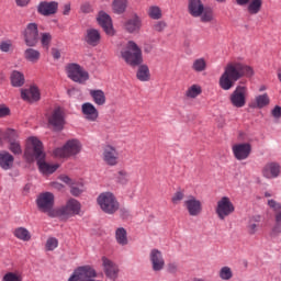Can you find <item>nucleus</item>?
Instances as JSON below:
<instances>
[{
    "label": "nucleus",
    "mask_w": 281,
    "mask_h": 281,
    "mask_svg": "<svg viewBox=\"0 0 281 281\" xmlns=\"http://www.w3.org/2000/svg\"><path fill=\"white\" fill-rule=\"evenodd\" d=\"M244 77H254V68L240 64V61H231L220 79V86L223 90L228 91L234 88L236 81Z\"/></svg>",
    "instance_id": "nucleus-1"
},
{
    "label": "nucleus",
    "mask_w": 281,
    "mask_h": 281,
    "mask_svg": "<svg viewBox=\"0 0 281 281\" xmlns=\"http://www.w3.org/2000/svg\"><path fill=\"white\" fill-rule=\"evenodd\" d=\"M24 157L29 161L37 159L40 172L43 175H54L58 170V165H50L44 161L45 151H43V143L36 137H30L27 139Z\"/></svg>",
    "instance_id": "nucleus-2"
},
{
    "label": "nucleus",
    "mask_w": 281,
    "mask_h": 281,
    "mask_svg": "<svg viewBox=\"0 0 281 281\" xmlns=\"http://www.w3.org/2000/svg\"><path fill=\"white\" fill-rule=\"evenodd\" d=\"M121 58L130 65V67H137L144 63L142 48L134 41H128L121 49Z\"/></svg>",
    "instance_id": "nucleus-3"
},
{
    "label": "nucleus",
    "mask_w": 281,
    "mask_h": 281,
    "mask_svg": "<svg viewBox=\"0 0 281 281\" xmlns=\"http://www.w3.org/2000/svg\"><path fill=\"white\" fill-rule=\"evenodd\" d=\"M97 203L104 214H115L120 210V202L112 192H102L97 198Z\"/></svg>",
    "instance_id": "nucleus-4"
},
{
    "label": "nucleus",
    "mask_w": 281,
    "mask_h": 281,
    "mask_svg": "<svg viewBox=\"0 0 281 281\" xmlns=\"http://www.w3.org/2000/svg\"><path fill=\"white\" fill-rule=\"evenodd\" d=\"M188 12L193 19L201 16L202 23H210L212 21V13L205 9L201 0H188Z\"/></svg>",
    "instance_id": "nucleus-5"
},
{
    "label": "nucleus",
    "mask_w": 281,
    "mask_h": 281,
    "mask_svg": "<svg viewBox=\"0 0 281 281\" xmlns=\"http://www.w3.org/2000/svg\"><path fill=\"white\" fill-rule=\"evenodd\" d=\"M82 210V205L76 199H69L66 205L56 210V216H59L64 221L71 218L72 216H79Z\"/></svg>",
    "instance_id": "nucleus-6"
},
{
    "label": "nucleus",
    "mask_w": 281,
    "mask_h": 281,
    "mask_svg": "<svg viewBox=\"0 0 281 281\" xmlns=\"http://www.w3.org/2000/svg\"><path fill=\"white\" fill-rule=\"evenodd\" d=\"M82 150V145L78 139L68 140L63 147L56 148L53 151L55 157H59L60 159H65L67 157H74L78 155Z\"/></svg>",
    "instance_id": "nucleus-7"
},
{
    "label": "nucleus",
    "mask_w": 281,
    "mask_h": 281,
    "mask_svg": "<svg viewBox=\"0 0 281 281\" xmlns=\"http://www.w3.org/2000/svg\"><path fill=\"white\" fill-rule=\"evenodd\" d=\"M36 203L41 212L48 214L52 218H56V210H54V193L45 192L40 194Z\"/></svg>",
    "instance_id": "nucleus-8"
},
{
    "label": "nucleus",
    "mask_w": 281,
    "mask_h": 281,
    "mask_svg": "<svg viewBox=\"0 0 281 281\" xmlns=\"http://www.w3.org/2000/svg\"><path fill=\"white\" fill-rule=\"evenodd\" d=\"M66 71L68 78L72 80V82L85 85L86 81L89 80V72L78 64H68Z\"/></svg>",
    "instance_id": "nucleus-9"
},
{
    "label": "nucleus",
    "mask_w": 281,
    "mask_h": 281,
    "mask_svg": "<svg viewBox=\"0 0 281 281\" xmlns=\"http://www.w3.org/2000/svg\"><path fill=\"white\" fill-rule=\"evenodd\" d=\"M249 97V89L245 86H237L233 93L229 95L231 104L237 109L247 105V98Z\"/></svg>",
    "instance_id": "nucleus-10"
},
{
    "label": "nucleus",
    "mask_w": 281,
    "mask_h": 281,
    "mask_svg": "<svg viewBox=\"0 0 281 281\" xmlns=\"http://www.w3.org/2000/svg\"><path fill=\"white\" fill-rule=\"evenodd\" d=\"M98 272L91 266L78 267L72 274L69 277L68 281H91V278H97Z\"/></svg>",
    "instance_id": "nucleus-11"
},
{
    "label": "nucleus",
    "mask_w": 281,
    "mask_h": 281,
    "mask_svg": "<svg viewBox=\"0 0 281 281\" xmlns=\"http://www.w3.org/2000/svg\"><path fill=\"white\" fill-rule=\"evenodd\" d=\"M236 211V207L234 206V203H232V200L227 196H223L217 202V207L215 210L217 217L221 221H225V218L229 217L234 212Z\"/></svg>",
    "instance_id": "nucleus-12"
},
{
    "label": "nucleus",
    "mask_w": 281,
    "mask_h": 281,
    "mask_svg": "<svg viewBox=\"0 0 281 281\" xmlns=\"http://www.w3.org/2000/svg\"><path fill=\"white\" fill-rule=\"evenodd\" d=\"M48 126L56 132H60L65 128V111L61 108L53 110L48 116Z\"/></svg>",
    "instance_id": "nucleus-13"
},
{
    "label": "nucleus",
    "mask_w": 281,
    "mask_h": 281,
    "mask_svg": "<svg viewBox=\"0 0 281 281\" xmlns=\"http://www.w3.org/2000/svg\"><path fill=\"white\" fill-rule=\"evenodd\" d=\"M23 36L27 47H36L38 45V24L29 23L24 29Z\"/></svg>",
    "instance_id": "nucleus-14"
},
{
    "label": "nucleus",
    "mask_w": 281,
    "mask_h": 281,
    "mask_svg": "<svg viewBox=\"0 0 281 281\" xmlns=\"http://www.w3.org/2000/svg\"><path fill=\"white\" fill-rule=\"evenodd\" d=\"M149 262L151 265L153 271L159 273L166 268V259L164 258V252L157 248H153L149 251Z\"/></svg>",
    "instance_id": "nucleus-15"
},
{
    "label": "nucleus",
    "mask_w": 281,
    "mask_h": 281,
    "mask_svg": "<svg viewBox=\"0 0 281 281\" xmlns=\"http://www.w3.org/2000/svg\"><path fill=\"white\" fill-rule=\"evenodd\" d=\"M101 261L104 274L109 278V280H117L120 276V266L106 257H102Z\"/></svg>",
    "instance_id": "nucleus-16"
},
{
    "label": "nucleus",
    "mask_w": 281,
    "mask_h": 281,
    "mask_svg": "<svg viewBox=\"0 0 281 281\" xmlns=\"http://www.w3.org/2000/svg\"><path fill=\"white\" fill-rule=\"evenodd\" d=\"M97 21L108 36H113L115 34V29H113V20H111V15H109L106 12L100 11L97 16Z\"/></svg>",
    "instance_id": "nucleus-17"
},
{
    "label": "nucleus",
    "mask_w": 281,
    "mask_h": 281,
    "mask_svg": "<svg viewBox=\"0 0 281 281\" xmlns=\"http://www.w3.org/2000/svg\"><path fill=\"white\" fill-rule=\"evenodd\" d=\"M184 207L187 209L190 216H199V214L203 212V204L193 195L189 196L184 201Z\"/></svg>",
    "instance_id": "nucleus-18"
},
{
    "label": "nucleus",
    "mask_w": 281,
    "mask_h": 281,
    "mask_svg": "<svg viewBox=\"0 0 281 281\" xmlns=\"http://www.w3.org/2000/svg\"><path fill=\"white\" fill-rule=\"evenodd\" d=\"M281 173V167L278 162H267L263 168L261 169V175L263 178L271 180L276 179Z\"/></svg>",
    "instance_id": "nucleus-19"
},
{
    "label": "nucleus",
    "mask_w": 281,
    "mask_h": 281,
    "mask_svg": "<svg viewBox=\"0 0 281 281\" xmlns=\"http://www.w3.org/2000/svg\"><path fill=\"white\" fill-rule=\"evenodd\" d=\"M103 161L108 164V166H117V161L120 159V154L117 153V149L111 145H106L103 148Z\"/></svg>",
    "instance_id": "nucleus-20"
},
{
    "label": "nucleus",
    "mask_w": 281,
    "mask_h": 281,
    "mask_svg": "<svg viewBox=\"0 0 281 281\" xmlns=\"http://www.w3.org/2000/svg\"><path fill=\"white\" fill-rule=\"evenodd\" d=\"M233 154L237 160H245L249 158L251 154V145L237 144L233 146Z\"/></svg>",
    "instance_id": "nucleus-21"
},
{
    "label": "nucleus",
    "mask_w": 281,
    "mask_h": 281,
    "mask_svg": "<svg viewBox=\"0 0 281 281\" xmlns=\"http://www.w3.org/2000/svg\"><path fill=\"white\" fill-rule=\"evenodd\" d=\"M81 113L85 115L88 122H95L98 117H100L98 109H95V105L90 102H86L81 105Z\"/></svg>",
    "instance_id": "nucleus-22"
},
{
    "label": "nucleus",
    "mask_w": 281,
    "mask_h": 281,
    "mask_svg": "<svg viewBox=\"0 0 281 281\" xmlns=\"http://www.w3.org/2000/svg\"><path fill=\"white\" fill-rule=\"evenodd\" d=\"M37 12L42 14V16H52V14L58 12V2H41L37 7Z\"/></svg>",
    "instance_id": "nucleus-23"
},
{
    "label": "nucleus",
    "mask_w": 281,
    "mask_h": 281,
    "mask_svg": "<svg viewBox=\"0 0 281 281\" xmlns=\"http://www.w3.org/2000/svg\"><path fill=\"white\" fill-rule=\"evenodd\" d=\"M240 7L247 5V11L250 15H256L261 11L262 0H236Z\"/></svg>",
    "instance_id": "nucleus-24"
},
{
    "label": "nucleus",
    "mask_w": 281,
    "mask_h": 281,
    "mask_svg": "<svg viewBox=\"0 0 281 281\" xmlns=\"http://www.w3.org/2000/svg\"><path fill=\"white\" fill-rule=\"evenodd\" d=\"M21 98L26 102H38L41 100V92L36 86H33L31 89H22Z\"/></svg>",
    "instance_id": "nucleus-25"
},
{
    "label": "nucleus",
    "mask_w": 281,
    "mask_h": 281,
    "mask_svg": "<svg viewBox=\"0 0 281 281\" xmlns=\"http://www.w3.org/2000/svg\"><path fill=\"white\" fill-rule=\"evenodd\" d=\"M102 40V35L100 31L95 29H88L86 31V43L91 45V47H98L100 45V41Z\"/></svg>",
    "instance_id": "nucleus-26"
},
{
    "label": "nucleus",
    "mask_w": 281,
    "mask_h": 281,
    "mask_svg": "<svg viewBox=\"0 0 281 281\" xmlns=\"http://www.w3.org/2000/svg\"><path fill=\"white\" fill-rule=\"evenodd\" d=\"M125 32H128V34H135L142 30V20L138 16H135L131 20H128L123 25Z\"/></svg>",
    "instance_id": "nucleus-27"
},
{
    "label": "nucleus",
    "mask_w": 281,
    "mask_h": 281,
    "mask_svg": "<svg viewBox=\"0 0 281 281\" xmlns=\"http://www.w3.org/2000/svg\"><path fill=\"white\" fill-rule=\"evenodd\" d=\"M14 166V156L8 151L0 153V168L2 170H10Z\"/></svg>",
    "instance_id": "nucleus-28"
},
{
    "label": "nucleus",
    "mask_w": 281,
    "mask_h": 281,
    "mask_svg": "<svg viewBox=\"0 0 281 281\" xmlns=\"http://www.w3.org/2000/svg\"><path fill=\"white\" fill-rule=\"evenodd\" d=\"M90 97L97 106H104L106 104V94L102 90H90Z\"/></svg>",
    "instance_id": "nucleus-29"
},
{
    "label": "nucleus",
    "mask_w": 281,
    "mask_h": 281,
    "mask_svg": "<svg viewBox=\"0 0 281 281\" xmlns=\"http://www.w3.org/2000/svg\"><path fill=\"white\" fill-rule=\"evenodd\" d=\"M13 236L18 238V240H22L23 243H30L32 240V234L25 227H18L13 231Z\"/></svg>",
    "instance_id": "nucleus-30"
},
{
    "label": "nucleus",
    "mask_w": 281,
    "mask_h": 281,
    "mask_svg": "<svg viewBox=\"0 0 281 281\" xmlns=\"http://www.w3.org/2000/svg\"><path fill=\"white\" fill-rule=\"evenodd\" d=\"M260 221H261L260 215H254V216L249 217L247 226H246L248 234L256 235V233L259 229Z\"/></svg>",
    "instance_id": "nucleus-31"
},
{
    "label": "nucleus",
    "mask_w": 281,
    "mask_h": 281,
    "mask_svg": "<svg viewBox=\"0 0 281 281\" xmlns=\"http://www.w3.org/2000/svg\"><path fill=\"white\" fill-rule=\"evenodd\" d=\"M10 80L12 87H23V85H25V75L19 70H13Z\"/></svg>",
    "instance_id": "nucleus-32"
},
{
    "label": "nucleus",
    "mask_w": 281,
    "mask_h": 281,
    "mask_svg": "<svg viewBox=\"0 0 281 281\" xmlns=\"http://www.w3.org/2000/svg\"><path fill=\"white\" fill-rule=\"evenodd\" d=\"M270 103V99L269 97L265 93L262 95H258L255 98V102H252L250 104V108L252 109H263L266 108L267 105H269Z\"/></svg>",
    "instance_id": "nucleus-33"
},
{
    "label": "nucleus",
    "mask_w": 281,
    "mask_h": 281,
    "mask_svg": "<svg viewBox=\"0 0 281 281\" xmlns=\"http://www.w3.org/2000/svg\"><path fill=\"white\" fill-rule=\"evenodd\" d=\"M201 93H203V89L201 88V86L192 85L191 87H189L187 89L184 95L189 100H194V99L199 98V95H201Z\"/></svg>",
    "instance_id": "nucleus-34"
},
{
    "label": "nucleus",
    "mask_w": 281,
    "mask_h": 281,
    "mask_svg": "<svg viewBox=\"0 0 281 281\" xmlns=\"http://www.w3.org/2000/svg\"><path fill=\"white\" fill-rule=\"evenodd\" d=\"M115 238H116V243L119 245H122V247H124L125 245H128V236L124 227H120L115 231Z\"/></svg>",
    "instance_id": "nucleus-35"
},
{
    "label": "nucleus",
    "mask_w": 281,
    "mask_h": 281,
    "mask_svg": "<svg viewBox=\"0 0 281 281\" xmlns=\"http://www.w3.org/2000/svg\"><path fill=\"white\" fill-rule=\"evenodd\" d=\"M191 69L195 71L196 74H201L207 69V61L205 58L201 57L195 60H193Z\"/></svg>",
    "instance_id": "nucleus-36"
},
{
    "label": "nucleus",
    "mask_w": 281,
    "mask_h": 281,
    "mask_svg": "<svg viewBox=\"0 0 281 281\" xmlns=\"http://www.w3.org/2000/svg\"><path fill=\"white\" fill-rule=\"evenodd\" d=\"M136 77L140 80V82H148V80H150V69H148V66L140 65L138 67Z\"/></svg>",
    "instance_id": "nucleus-37"
},
{
    "label": "nucleus",
    "mask_w": 281,
    "mask_h": 281,
    "mask_svg": "<svg viewBox=\"0 0 281 281\" xmlns=\"http://www.w3.org/2000/svg\"><path fill=\"white\" fill-rule=\"evenodd\" d=\"M127 7L128 0H114L112 4L115 14H124Z\"/></svg>",
    "instance_id": "nucleus-38"
},
{
    "label": "nucleus",
    "mask_w": 281,
    "mask_h": 281,
    "mask_svg": "<svg viewBox=\"0 0 281 281\" xmlns=\"http://www.w3.org/2000/svg\"><path fill=\"white\" fill-rule=\"evenodd\" d=\"M24 58L29 60V63H36L37 60H41V52L34 48H27L24 52Z\"/></svg>",
    "instance_id": "nucleus-39"
},
{
    "label": "nucleus",
    "mask_w": 281,
    "mask_h": 281,
    "mask_svg": "<svg viewBox=\"0 0 281 281\" xmlns=\"http://www.w3.org/2000/svg\"><path fill=\"white\" fill-rule=\"evenodd\" d=\"M147 14L149 19H153L154 21H159V19L164 16V13L161 12V8H159L158 5H150L147 9Z\"/></svg>",
    "instance_id": "nucleus-40"
},
{
    "label": "nucleus",
    "mask_w": 281,
    "mask_h": 281,
    "mask_svg": "<svg viewBox=\"0 0 281 281\" xmlns=\"http://www.w3.org/2000/svg\"><path fill=\"white\" fill-rule=\"evenodd\" d=\"M9 150L13 153V155H21L23 153V149L21 148V143L19 140H9Z\"/></svg>",
    "instance_id": "nucleus-41"
},
{
    "label": "nucleus",
    "mask_w": 281,
    "mask_h": 281,
    "mask_svg": "<svg viewBox=\"0 0 281 281\" xmlns=\"http://www.w3.org/2000/svg\"><path fill=\"white\" fill-rule=\"evenodd\" d=\"M220 278L224 281H229L231 279L234 278V272H232V268L229 267H223L220 270Z\"/></svg>",
    "instance_id": "nucleus-42"
},
{
    "label": "nucleus",
    "mask_w": 281,
    "mask_h": 281,
    "mask_svg": "<svg viewBox=\"0 0 281 281\" xmlns=\"http://www.w3.org/2000/svg\"><path fill=\"white\" fill-rule=\"evenodd\" d=\"M1 281H23V277L19 272H7Z\"/></svg>",
    "instance_id": "nucleus-43"
},
{
    "label": "nucleus",
    "mask_w": 281,
    "mask_h": 281,
    "mask_svg": "<svg viewBox=\"0 0 281 281\" xmlns=\"http://www.w3.org/2000/svg\"><path fill=\"white\" fill-rule=\"evenodd\" d=\"M41 44L44 49H49V45L52 44V33H42Z\"/></svg>",
    "instance_id": "nucleus-44"
},
{
    "label": "nucleus",
    "mask_w": 281,
    "mask_h": 281,
    "mask_svg": "<svg viewBox=\"0 0 281 281\" xmlns=\"http://www.w3.org/2000/svg\"><path fill=\"white\" fill-rule=\"evenodd\" d=\"M46 251H54L58 247V239L56 237H50L46 240Z\"/></svg>",
    "instance_id": "nucleus-45"
},
{
    "label": "nucleus",
    "mask_w": 281,
    "mask_h": 281,
    "mask_svg": "<svg viewBox=\"0 0 281 281\" xmlns=\"http://www.w3.org/2000/svg\"><path fill=\"white\" fill-rule=\"evenodd\" d=\"M276 225L272 229L273 233H281V210L274 213Z\"/></svg>",
    "instance_id": "nucleus-46"
},
{
    "label": "nucleus",
    "mask_w": 281,
    "mask_h": 281,
    "mask_svg": "<svg viewBox=\"0 0 281 281\" xmlns=\"http://www.w3.org/2000/svg\"><path fill=\"white\" fill-rule=\"evenodd\" d=\"M70 186H71L70 194H72V196H80V194L85 192V186L82 184H70Z\"/></svg>",
    "instance_id": "nucleus-47"
},
{
    "label": "nucleus",
    "mask_w": 281,
    "mask_h": 281,
    "mask_svg": "<svg viewBox=\"0 0 281 281\" xmlns=\"http://www.w3.org/2000/svg\"><path fill=\"white\" fill-rule=\"evenodd\" d=\"M117 179L120 183H122L123 186H126V183H128V181L131 180V175L125 170H121L119 171Z\"/></svg>",
    "instance_id": "nucleus-48"
},
{
    "label": "nucleus",
    "mask_w": 281,
    "mask_h": 281,
    "mask_svg": "<svg viewBox=\"0 0 281 281\" xmlns=\"http://www.w3.org/2000/svg\"><path fill=\"white\" fill-rule=\"evenodd\" d=\"M267 204L270 209L273 210L274 213H278L281 211V204L274 200H268Z\"/></svg>",
    "instance_id": "nucleus-49"
},
{
    "label": "nucleus",
    "mask_w": 281,
    "mask_h": 281,
    "mask_svg": "<svg viewBox=\"0 0 281 281\" xmlns=\"http://www.w3.org/2000/svg\"><path fill=\"white\" fill-rule=\"evenodd\" d=\"M80 11L83 13V14H89L91 12H93V8L91 7V3L89 2H83L80 7Z\"/></svg>",
    "instance_id": "nucleus-50"
},
{
    "label": "nucleus",
    "mask_w": 281,
    "mask_h": 281,
    "mask_svg": "<svg viewBox=\"0 0 281 281\" xmlns=\"http://www.w3.org/2000/svg\"><path fill=\"white\" fill-rule=\"evenodd\" d=\"M184 196H186V194H183V192H181V191L176 192L172 196V203H175V205H177V203H180V201H183Z\"/></svg>",
    "instance_id": "nucleus-51"
},
{
    "label": "nucleus",
    "mask_w": 281,
    "mask_h": 281,
    "mask_svg": "<svg viewBox=\"0 0 281 281\" xmlns=\"http://www.w3.org/2000/svg\"><path fill=\"white\" fill-rule=\"evenodd\" d=\"M166 22L158 21L154 24L153 29L155 30V32H164V30H166Z\"/></svg>",
    "instance_id": "nucleus-52"
},
{
    "label": "nucleus",
    "mask_w": 281,
    "mask_h": 281,
    "mask_svg": "<svg viewBox=\"0 0 281 281\" xmlns=\"http://www.w3.org/2000/svg\"><path fill=\"white\" fill-rule=\"evenodd\" d=\"M0 49L2 52H10L12 49V42H10V41L1 42L0 43Z\"/></svg>",
    "instance_id": "nucleus-53"
},
{
    "label": "nucleus",
    "mask_w": 281,
    "mask_h": 281,
    "mask_svg": "<svg viewBox=\"0 0 281 281\" xmlns=\"http://www.w3.org/2000/svg\"><path fill=\"white\" fill-rule=\"evenodd\" d=\"M5 115H10V108L0 105V117H5Z\"/></svg>",
    "instance_id": "nucleus-54"
},
{
    "label": "nucleus",
    "mask_w": 281,
    "mask_h": 281,
    "mask_svg": "<svg viewBox=\"0 0 281 281\" xmlns=\"http://www.w3.org/2000/svg\"><path fill=\"white\" fill-rule=\"evenodd\" d=\"M272 116L276 119H280L281 117V108L280 106H276L272 112H271Z\"/></svg>",
    "instance_id": "nucleus-55"
},
{
    "label": "nucleus",
    "mask_w": 281,
    "mask_h": 281,
    "mask_svg": "<svg viewBox=\"0 0 281 281\" xmlns=\"http://www.w3.org/2000/svg\"><path fill=\"white\" fill-rule=\"evenodd\" d=\"M59 179L60 181H63V183H66L67 186L74 184V182L71 181V178H69L68 176H60Z\"/></svg>",
    "instance_id": "nucleus-56"
},
{
    "label": "nucleus",
    "mask_w": 281,
    "mask_h": 281,
    "mask_svg": "<svg viewBox=\"0 0 281 281\" xmlns=\"http://www.w3.org/2000/svg\"><path fill=\"white\" fill-rule=\"evenodd\" d=\"M52 56L55 58V60H58L60 58V50H58V48H53Z\"/></svg>",
    "instance_id": "nucleus-57"
},
{
    "label": "nucleus",
    "mask_w": 281,
    "mask_h": 281,
    "mask_svg": "<svg viewBox=\"0 0 281 281\" xmlns=\"http://www.w3.org/2000/svg\"><path fill=\"white\" fill-rule=\"evenodd\" d=\"M69 12H71V4H70V3H66V4L64 5L63 14H64L65 16H67V15H69Z\"/></svg>",
    "instance_id": "nucleus-58"
},
{
    "label": "nucleus",
    "mask_w": 281,
    "mask_h": 281,
    "mask_svg": "<svg viewBox=\"0 0 281 281\" xmlns=\"http://www.w3.org/2000/svg\"><path fill=\"white\" fill-rule=\"evenodd\" d=\"M15 1H16V5H19L20 8H25V5L30 3V0H15Z\"/></svg>",
    "instance_id": "nucleus-59"
},
{
    "label": "nucleus",
    "mask_w": 281,
    "mask_h": 281,
    "mask_svg": "<svg viewBox=\"0 0 281 281\" xmlns=\"http://www.w3.org/2000/svg\"><path fill=\"white\" fill-rule=\"evenodd\" d=\"M121 216L122 218H127L128 216H131V212H128V210L123 209L121 210Z\"/></svg>",
    "instance_id": "nucleus-60"
},
{
    "label": "nucleus",
    "mask_w": 281,
    "mask_h": 281,
    "mask_svg": "<svg viewBox=\"0 0 281 281\" xmlns=\"http://www.w3.org/2000/svg\"><path fill=\"white\" fill-rule=\"evenodd\" d=\"M169 271H171L172 273H175V271H177V265L170 263V265H169Z\"/></svg>",
    "instance_id": "nucleus-61"
},
{
    "label": "nucleus",
    "mask_w": 281,
    "mask_h": 281,
    "mask_svg": "<svg viewBox=\"0 0 281 281\" xmlns=\"http://www.w3.org/2000/svg\"><path fill=\"white\" fill-rule=\"evenodd\" d=\"M54 188H57V190H63L64 187H63V184L56 182V183H54Z\"/></svg>",
    "instance_id": "nucleus-62"
},
{
    "label": "nucleus",
    "mask_w": 281,
    "mask_h": 281,
    "mask_svg": "<svg viewBox=\"0 0 281 281\" xmlns=\"http://www.w3.org/2000/svg\"><path fill=\"white\" fill-rule=\"evenodd\" d=\"M265 196H266V198H271L272 194H271L270 192H265Z\"/></svg>",
    "instance_id": "nucleus-63"
},
{
    "label": "nucleus",
    "mask_w": 281,
    "mask_h": 281,
    "mask_svg": "<svg viewBox=\"0 0 281 281\" xmlns=\"http://www.w3.org/2000/svg\"><path fill=\"white\" fill-rule=\"evenodd\" d=\"M278 79L281 82V71H279V74H278Z\"/></svg>",
    "instance_id": "nucleus-64"
}]
</instances>
